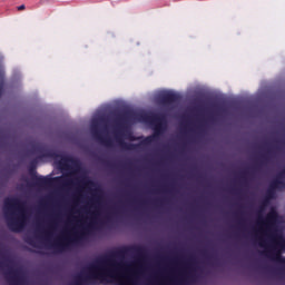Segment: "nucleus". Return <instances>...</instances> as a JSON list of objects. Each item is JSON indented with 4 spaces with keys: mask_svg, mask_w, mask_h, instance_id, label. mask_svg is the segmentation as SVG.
<instances>
[{
    "mask_svg": "<svg viewBox=\"0 0 285 285\" xmlns=\"http://www.w3.org/2000/svg\"><path fill=\"white\" fill-rule=\"evenodd\" d=\"M108 275H110L112 282H119L120 284H124V282L127 279L126 273L119 269L109 272Z\"/></svg>",
    "mask_w": 285,
    "mask_h": 285,
    "instance_id": "f257e3e1",
    "label": "nucleus"
},
{
    "mask_svg": "<svg viewBox=\"0 0 285 285\" xmlns=\"http://www.w3.org/2000/svg\"><path fill=\"white\" fill-rule=\"evenodd\" d=\"M4 208H17V199H14V198H7L4 200Z\"/></svg>",
    "mask_w": 285,
    "mask_h": 285,
    "instance_id": "f03ea898",
    "label": "nucleus"
},
{
    "mask_svg": "<svg viewBox=\"0 0 285 285\" xmlns=\"http://www.w3.org/2000/svg\"><path fill=\"white\" fill-rule=\"evenodd\" d=\"M18 10L21 11V10H26V4H21L18 7Z\"/></svg>",
    "mask_w": 285,
    "mask_h": 285,
    "instance_id": "7ed1b4c3",
    "label": "nucleus"
}]
</instances>
